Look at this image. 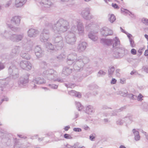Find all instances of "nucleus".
Here are the masks:
<instances>
[{
	"label": "nucleus",
	"mask_w": 148,
	"mask_h": 148,
	"mask_svg": "<svg viewBox=\"0 0 148 148\" xmlns=\"http://www.w3.org/2000/svg\"><path fill=\"white\" fill-rule=\"evenodd\" d=\"M65 39L67 43L73 45L75 44L76 38L74 34L69 33L67 35L65 36Z\"/></svg>",
	"instance_id": "nucleus-12"
},
{
	"label": "nucleus",
	"mask_w": 148,
	"mask_h": 148,
	"mask_svg": "<svg viewBox=\"0 0 148 148\" xmlns=\"http://www.w3.org/2000/svg\"><path fill=\"white\" fill-rule=\"evenodd\" d=\"M8 73L14 79L18 78L19 76L18 69L13 65H11L9 68Z\"/></svg>",
	"instance_id": "nucleus-8"
},
{
	"label": "nucleus",
	"mask_w": 148,
	"mask_h": 148,
	"mask_svg": "<svg viewBox=\"0 0 148 148\" xmlns=\"http://www.w3.org/2000/svg\"><path fill=\"white\" fill-rule=\"evenodd\" d=\"M56 72L52 69H49L43 72L42 75L49 80L54 79L57 77Z\"/></svg>",
	"instance_id": "nucleus-6"
},
{
	"label": "nucleus",
	"mask_w": 148,
	"mask_h": 148,
	"mask_svg": "<svg viewBox=\"0 0 148 148\" xmlns=\"http://www.w3.org/2000/svg\"><path fill=\"white\" fill-rule=\"evenodd\" d=\"M73 130L74 131L76 132H80L82 131L81 129L78 128H74L73 129Z\"/></svg>",
	"instance_id": "nucleus-57"
},
{
	"label": "nucleus",
	"mask_w": 148,
	"mask_h": 148,
	"mask_svg": "<svg viewBox=\"0 0 148 148\" xmlns=\"http://www.w3.org/2000/svg\"><path fill=\"white\" fill-rule=\"evenodd\" d=\"M143 97V95L141 94H140L137 97L138 100L139 101H141L143 100L142 98Z\"/></svg>",
	"instance_id": "nucleus-52"
},
{
	"label": "nucleus",
	"mask_w": 148,
	"mask_h": 148,
	"mask_svg": "<svg viewBox=\"0 0 148 148\" xmlns=\"http://www.w3.org/2000/svg\"><path fill=\"white\" fill-rule=\"evenodd\" d=\"M40 3L42 6L46 8H49L52 5L50 0H41Z\"/></svg>",
	"instance_id": "nucleus-19"
},
{
	"label": "nucleus",
	"mask_w": 148,
	"mask_h": 148,
	"mask_svg": "<svg viewBox=\"0 0 148 148\" xmlns=\"http://www.w3.org/2000/svg\"><path fill=\"white\" fill-rule=\"evenodd\" d=\"M131 53L132 54L135 55L136 53V51L135 49H132L131 50Z\"/></svg>",
	"instance_id": "nucleus-54"
},
{
	"label": "nucleus",
	"mask_w": 148,
	"mask_h": 148,
	"mask_svg": "<svg viewBox=\"0 0 148 148\" xmlns=\"http://www.w3.org/2000/svg\"><path fill=\"white\" fill-rule=\"evenodd\" d=\"M69 94L72 96H75L79 98L81 97V94L79 92H76L74 90H72L69 92Z\"/></svg>",
	"instance_id": "nucleus-26"
},
{
	"label": "nucleus",
	"mask_w": 148,
	"mask_h": 148,
	"mask_svg": "<svg viewBox=\"0 0 148 148\" xmlns=\"http://www.w3.org/2000/svg\"><path fill=\"white\" fill-rule=\"evenodd\" d=\"M112 6L114 8L119 9V7L117 5L116 3H112Z\"/></svg>",
	"instance_id": "nucleus-55"
},
{
	"label": "nucleus",
	"mask_w": 148,
	"mask_h": 148,
	"mask_svg": "<svg viewBox=\"0 0 148 148\" xmlns=\"http://www.w3.org/2000/svg\"><path fill=\"white\" fill-rule=\"evenodd\" d=\"M94 109L91 106L89 105L86 107V112L88 114H91L94 112Z\"/></svg>",
	"instance_id": "nucleus-28"
},
{
	"label": "nucleus",
	"mask_w": 148,
	"mask_h": 148,
	"mask_svg": "<svg viewBox=\"0 0 148 148\" xmlns=\"http://www.w3.org/2000/svg\"><path fill=\"white\" fill-rule=\"evenodd\" d=\"M69 28V22L62 18L58 21L53 27L55 34L52 39V42L56 49H61L63 45V38L60 34L67 31Z\"/></svg>",
	"instance_id": "nucleus-1"
},
{
	"label": "nucleus",
	"mask_w": 148,
	"mask_h": 148,
	"mask_svg": "<svg viewBox=\"0 0 148 148\" xmlns=\"http://www.w3.org/2000/svg\"><path fill=\"white\" fill-rule=\"evenodd\" d=\"M20 17L15 16L13 17L11 20V24H8L7 27L12 30L14 32H17L20 28L16 26H18L20 23Z\"/></svg>",
	"instance_id": "nucleus-5"
},
{
	"label": "nucleus",
	"mask_w": 148,
	"mask_h": 148,
	"mask_svg": "<svg viewBox=\"0 0 148 148\" xmlns=\"http://www.w3.org/2000/svg\"><path fill=\"white\" fill-rule=\"evenodd\" d=\"M70 128V126L69 125H68V126H66L64 127V130L66 131H67Z\"/></svg>",
	"instance_id": "nucleus-64"
},
{
	"label": "nucleus",
	"mask_w": 148,
	"mask_h": 148,
	"mask_svg": "<svg viewBox=\"0 0 148 148\" xmlns=\"http://www.w3.org/2000/svg\"><path fill=\"white\" fill-rule=\"evenodd\" d=\"M124 108V107H121L119 109L114 110L111 112L110 115L111 116H116L117 115V113L121 111Z\"/></svg>",
	"instance_id": "nucleus-32"
},
{
	"label": "nucleus",
	"mask_w": 148,
	"mask_h": 148,
	"mask_svg": "<svg viewBox=\"0 0 148 148\" xmlns=\"http://www.w3.org/2000/svg\"><path fill=\"white\" fill-rule=\"evenodd\" d=\"M66 55L64 53H61L57 57V58L59 60H62L65 58Z\"/></svg>",
	"instance_id": "nucleus-41"
},
{
	"label": "nucleus",
	"mask_w": 148,
	"mask_h": 148,
	"mask_svg": "<svg viewBox=\"0 0 148 148\" xmlns=\"http://www.w3.org/2000/svg\"><path fill=\"white\" fill-rule=\"evenodd\" d=\"M35 55L38 58L42 57L44 55V52L39 45L36 46L34 49Z\"/></svg>",
	"instance_id": "nucleus-17"
},
{
	"label": "nucleus",
	"mask_w": 148,
	"mask_h": 148,
	"mask_svg": "<svg viewBox=\"0 0 148 148\" xmlns=\"http://www.w3.org/2000/svg\"><path fill=\"white\" fill-rule=\"evenodd\" d=\"M127 93L128 92L127 90H125L123 91H119L118 92V94H119L121 96L126 97L127 96Z\"/></svg>",
	"instance_id": "nucleus-38"
},
{
	"label": "nucleus",
	"mask_w": 148,
	"mask_h": 148,
	"mask_svg": "<svg viewBox=\"0 0 148 148\" xmlns=\"http://www.w3.org/2000/svg\"><path fill=\"white\" fill-rule=\"evenodd\" d=\"M8 98H5L4 99H1V102H0V105L1 104V103L3 101H7L8 100Z\"/></svg>",
	"instance_id": "nucleus-62"
},
{
	"label": "nucleus",
	"mask_w": 148,
	"mask_h": 148,
	"mask_svg": "<svg viewBox=\"0 0 148 148\" xmlns=\"http://www.w3.org/2000/svg\"><path fill=\"white\" fill-rule=\"evenodd\" d=\"M88 37L93 41H96L98 39L97 32H90L88 35Z\"/></svg>",
	"instance_id": "nucleus-21"
},
{
	"label": "nucleus",
	"mask_w": 148,
	"mask_h": 148,
	"mask_svg": "<svg viewBox=\"0 0 148 148\" xmlns=\"http://www.w3.org/2000/svg\"><path fill=\"white\" fill-rule=\"evenodd\" d=\"M95 134H92L90 136L89 138L92 141L94 140L95 138Z\"/></svg>",
	"instance_id": "nucleus-50"
},
{
	"label": "nucleus",
	"mask_w": 148,
	"mask_h": 148,
	"mask_svg": "<svg viewBox=\"0 0 148 148\" xmlns=\"http://www.w3.org/2000/svg\"><path fill=\"white\" fill-rule=\"evenodd\" d=\"M75 104L77 109L79 111H81L83 108V106L78 102H75Z\"/></svg>",
	"instance_id": "nucleus-36"
},
{
	"label": "nucleus",
	"mask_w": 148,
	"mask_h": 148,
	"mask_svg": "<svg viewBox=\"0 0 148 148\" xmlns=\"http://www.w3.org/2000/svg\"><path fill=\"white\" fill-rule=\"evenodd\" d=\"M79 145V143H75L73 146L67 144L66 145V146L67 148H76Z\"/></svg>",
	"instance_id": "nucleus-39"
},
{
	"label": "nucleus",
	"mask_w": 148,
	"mask_h": 148,
	"mask_svg": "<svg viewBox=\"0 0 148 148\" xmlns=\"http://www.w3.org/2000/svg\"><path fill=\"white\" fill-rule=\"evenodd\" d=\"M20 47L19 46H15L12 50V55L14 56L18 53L19 51Z\"/></svg>",
	"instance_id": "nucleus-29"
},
{
	"label": "nucleus",
	"mask_w": 148,
	"mask_h": 148,
	"mask_svg": "<svg viewBox=\"0 0 148 148\" xmlns=\"http://www.w3.org/2000/svg\"><path fill=\"white\" fill-rule=\"evenodd\" d=\"M48 86L50 87L51 88L53 89H57L58 87V85L54 84H49Z\"/></svg>",
	"instance_id": "nucleus-49"
},
{
	"label": "nucleus",
	"mask_w": 148,
	"mask_h": 148,
	"mask_svg": "<svg viewBox=\"0 0 148 148\" xmlns=\"http://www.w3.org/2000/svg\"><path fill=\"white\" fill-rule=\"evenodd\" d=\"M130 46L132 47H134L135 46V44L134 43V40L132 39H130Z\"/></svg>",
	"instance_id": "nucleus-48"
},
{
	"label": "nucleus",
	"mask_w": 148,
	"mask_h": 148,
	"mask_svg": "<svg viewBox=\"0 0 148 148\" xmlns=\"http://www.w3.org/2000/svg\"><path fill=\"white\" fill-rule=\"evenodd\" d=\"M27 0H16L15 6L16 8L22 7L26 2Z\"/></svg>",
	"instance_id": "nucleus-24"
},
{
	"label": "nucleus",
	"mask_w": 148,
	"mask_h": 148,
	"mask_svg": "<svg viewBox=\"0 0 148 148\" xmlns=\"http://www.w3.org/2000/svg\"><path fill=\"white\" fill-rule=\"evenodd\" d=\"M77 31V28H76L75 25H73L72 27L70 32L69 33H71L75 35V34L76 33Z\"/></svg>",
	"instance_id": "nucleus-35"
},
{
	"label": "nucleus",
	"mask_w": 148,
	"mask_h": 148,
	"mask_svg": "<svg viewBox=\"0 0 148 148\" xmlns=\"http://www.w3.org/2000/svg\"><path fill=\"white\" fill-rule=\"evenodd\" d=\"M64 138L67 139H71L73 138L72 137L71 135L67 134H65L64 135Z\"/></svg>",
	"instance_id": "nucleus-47"
},
{
	"label": "nucleus",
	"mask_w": 148,
	"mask_h": 148,
	"mask_svg": "<svg viewBox=\"0 0 148 148\" xmlns=\"http://www.w3.org/2000/svg\"><path fill=\"white\" fill-rule=\"evenodd\" d=\"M28 35L30 37H34L36 36L39 34L38 30L33 29H29L28 32Z\"/></svg>",
	"instance_id": "nucleus-20"
},
{
	"label": "nucleus",
	"mask_w": 148,
	"mask_h": 148,
	"mask_svg": "<svg viewBox=\"0 0 148 148\" xmlns=\"http://www.w3.org/2000/svg\"><path fill=\"white\" fill-rule=\"evenodd\" d=\"M113 47L114 48V49L113 56L116 58L122 57L125 53L124 49L122 47H118L120 45V41L117 37L113 40Z\"/></svg>",
	"instance_id": "nucleus-4"
},
{
	"label": "nucleus",
	"mask_w": 148,
	"mask_h": 148,
	"mask_svg": "<svg viewBox=\"0 0 148 148\" xmlns=\"http://www.w3.org/2000/svg\"><path fill=\"white\" fill-rule=\"evenodd\" d=\"M112 42H113V40L112 39L101 38L100 40V42L101 43L108 45H109L112 44Z\"/></svg>",
	"instance_id": "nucleus-25"
},
{
	"label": "nucleus",
	"mask_w": 148,
	"mask_h": 148,
	"mask_svg": "<svg viewBox=\"0 0 148 148\" xmlns=\"http://www.w3.org/2000/svg\"><path fill=\"white\" fill-rule=\"evenodd\" d=\"M45 81L44 79L40 77L35 78L32 81L31 84L32 86L34 89L36 88V86L34 85V83H36L37 84H40L45 83Z\"/></svg>",
	"instance_id": "nucleus-16"
},
{
	"label": "nucleus",
	"mask_w": 148,
	"mask_h": 148,
	"mask_svg": "<svg viewBox=\"0 0 148 148\" xmlns=\"http://www.w3.org/2000/svg\"><path fill=\"white\" fill-rule=\"evenodd\" d=\"M125 122L123 119H119L116 121L117 124L119 125H122Z\"/></svg>",
	"instance_id": "nucleus-44"
},
{
	"label": "nucleus",
	"mask_w": 148,
	"mask_h": 148,
	"mask_svg": "<svg viewBox=\"0 0 148 148\" xmlns=\"http://www.w3.org/2000/svg\"><path fill=\"white\" fill-rule=\"evenodd\" d=\"M123 119L127 124H130L134 121L132 116L129 114H128L125 116Z\"/></svg>",
	"instance_id": "nucleus-23"
},
{
	"label": "nucleus",
	"mask_w": 148,
	"mask_h": 148,
	"mask_svg": "<svg viewBox=\"0 0 148 148\" xmlns=\"http://www.w3.org/2000/svg\"><path fill=\"white\" fill-rule=\"evenodd\" d=\"M54 81H57L58 82H63L64 81H63V80L62 79H60L59 78L57 79H54Z\"/></svg>",
	"instance_id": "nucleus-63"
},
{
	"label": "nucleus",
	"mask_w": 148,
	"mask_h": 148,
	"mask_svg": "<svg viewBox=\"0 0 148 148\" xmlns=\"http://www.w3.org/2000/svg\"><path fill=\"white\" fill-rule=\"evenodd\" d=\"M64 85L66 86L67 88H73L75 87V85L71 83H69L67 84L66 83L64 84Z\"/></svg>",
	"instance_id": "nucleus-45"
},
{
	"label": "nucleus",
	"mask_w": 148,
	"mask_h": 148,
	"mask_svg": "<svg viewBox=\"0 0 148 148\" xmlns=\"http://www.w3.org/2000/svg\"><path fill=\"white\" fill-rule=\"evenodd\" d=\"M90 9L89 8H85L82 10L80 14L84 19L90 20L93 18V16L90 14Z\"/></svg>",
	"instance_id": "nucleus-7"
},
{
	"label": "nucleus",
	"mask_w": 148,
	"mask_h": 148,
	"mask_svg": "<svg viewBox=\"0 0 148 148\" xmlns=\"http://www.w3.org/2000/svg\"><path fill=\"white\" fill-rule=\"evenodd\" d=\"M25 46L23 47L24 50H25L27 52L31 50V47L29 46H27V48H26Z\"/></svg>",
	"instance_id": "nucleus-53"
},
{
	"label": "nucleus",
	"mask_w": 148,
	"mask_h": 148,
	"mask_svg": "<svg viewBox=\"0 0 148 148\" xmlns=\"http://www.w3.org/2000/svg\"><path fill=\"white\" fill-rule=\"evenodd\" d=\"M121 10L122 12L123 13L127 14L128 13V12H129L130 14H129V15L132 18H134L135 17V16L134 14H132V12H129L128 10H127L122 8L121 9Z\"/></svg>",
	"instance_id": "nucleus-34"
},
{
	"label": "nucleus",
	"mask_w": 148,
	"mask_h": 148,
	"mask_svg": "<svg viewBox=\"0 0 148 148\" xmlns=\"http://www.w3.org/2000/svg\"><path fill=\"white\" fill-rule=\"evenodd\" d=\"M91 23H86L85 26V28L87 30H88L89 29V28L91 27Z\"/></svg>",
	"instance_id": "nucleus-51"
},
{
	"label": "nucleus",
	"mask_w": 148,
	"mask_h": 148,
	"mask_svg": "<svg viewBox=\"0 0 148 148\" xmlns=\"http://www.w3.org/2000/svg\"><path fill=\"white\" fill-rule=\"evenodd\" d=\"M120 71V70L119 69H117L116 70V75L118 77H119L120 76V73H119Z\"/></svg>",
	"instance_id": "nucleus-56"
},
{
	"label": "nucleus",
	"mask_w": 148,
	"mask_h": 148,
	"mask_svg": "<svg viewBox=\"0 0 148 148\" xmlns=\"http://www.w3.org/2000/svg\"><path fill=\"white\" fill-rule=\"evenodd\" d=\"M142 22L145 25H148V19L146 18H143L142 19Z\"/></svg>",
	"instance_id": "nucleus-46"
},
{
	"label": "nucleus",
	"mask_w": 148,
	"mask_h": 148,
	"mask_svg": "<svg viewBox=\"0 0 148 148\" xmlns=\"http://www.w3.org/2000/svg\"><path fill=\"white\" fill-rule=\"evenodd\" d=\"M108 20L111 23H113L116 20V17L113 14H109L108 15Z\"/></svg>",
	"instance_id": "nucleus-33"
},
{
	"label": "nucleus",
	"mask_w": 148,
	"mask_h": 148,
	"mask_svg": "<svg viewBox=\"0 0 148 148\" xmlns=\"http://www.w3.org/2000/svg\"><path fill=\"white\" fill-rule=\"evenodd\" d=\"M143 70L147 73L148 72V68L146 66H143Z\"/></svg>",
	"instance_id": "nucleus-61"
},
{
	"label": "nucleus",
	"mask_w": 148,
	"mask_h": 148,
	"mask_svg": "<svg viewBox=\"0 0 148 148\" xmlns=\"http://www.w3.org/2000/svg\"><path fill=\"white\" fill-rule=\"evenodd\" d=\"M106 74L105 72L102 70H100L98 72L97 75L98 77H100L105 75Z\"/></svg>",
	"instance_id": "nucleus-40"
},
{
	"label": "nucleus",
	"mask_w": 148,
	"mask_h": 148,
	"mask_svg": "<svg viewBox=\"0 0 148 148\" xmlns=\"http://www.w3.org/2000/svg\"><path fill=\"white\" fill-rule=\"evenodd\" d=\"M8 84V82L6 79H0V90H3Z\"/></svg>",
	"instance_id": "nucleus-22"
},
{
	"label": "nucleus",
	"mask_w": 148,
	"mask_h": 148,
	"mask_svg": "<svg viewBox=\"0 0 148 148\" xmlns=\"http://www.w3.org/2000/svg\"><path fill=\"white\" fill-rule=\"evenodd\" d=\"M20 66L23 69L27 70H30L32 67V65L29 61H22L21 62Z\"/></svg>",
	"instance_id": "nucleus-13"
},
{
	"label": "nucleus",
	"mask_w": 148,
	"mask_h": 148,
	"mask_svg": "<svg viewBox=\"0 0 148 148\" xmlns=\"http://www.w3.org/2000/svg\"><path fill=\"white\" fill-rule=\"evenodd\" d=\"M87 43L84 41H80L77 46V49L79 52L84 51L86 48Z\"/></svg>",
	"instance_id": "nucleus-18"
},
{
	"label": "nucleus",
	"mask_w": 148,
	"mask_h": 148,
	"mask_svg": "<svg viewBox=\"0 0 148 148\" xmlns=\"http://www.w3.org/2000/svg\"><path fill=\"white\" fill-rule=\"evenodd\" d=\"M0 36L4 38L15 42L21 41L24 36L23 34H11L6 30L1 33Z\"/></svg>",
	"instance_id": "nucleus-3"
},
{
	"label": "nucleus",
	"mask_w": 148,
	"mask_h": 148,
	"mask_svg": "<svg viewBox=\"0 0 148 148\" xmlns=\"http://www.w3.org/2000/svg\"><path fill=\"white\" fill-rule=\"evenodd\" d=\"M11 1H10L8 2L6 4H5V6L6 7H8L11 4Z\"/></svg>",
	"instance_id": "nucleus-60"
},
{
	"label": "nucleus",
	"mask_w": 148,
	"mask_h": 148,
	"mask_svg": "<svg viewBox=\"0 0 148 148\" xmlns=\"http://www.w3.org/2000/svg\"><path fill=\"white\" fill-rule=\"evenodd\" d=\"M72 72V69L67 67H64L62 73L66 75H70Z\"/></svg>",
	"instance_id": "nucleus-27"
},
{
	"label": "nucleus",
	"mask_w": 148,
	"mask_h": 148,
	"mask_svg": "<svg viewBox=\"0 0 148 148\" xmlns=\"http://www.w3.org/2000/svg\"><path fill=\"white\" fill-rule=\"evenodd\" d=\"M132 132L135 136V140L136 141L139 140L140 139V137L139 135L138 132L136 131L135 129L133 130Z\"/></svg>",
	"instance_id": "nucleus-31"
},
{
	"label": "nucleus",
	"mask_w": 148,
	"mask_h": 148,
	"mask_svg": "<svg viewBox=\"0 0 148 148\" xmlns=\"http://www.w3.org/2000/svg\"><path fill=\"white\" fill-rule=\"evenodd\" d=\"M77 28L79 35H83L84 34V27L82 23L79 20L77 21Z\"/></svg>",
	"instance_id": "nucleus-15"
},
{
	"label": "nucleus",
	"mask_w": 148,
	"mask_h": 148,
	"mask_svg": "<svg viewBox=\"0 0 148 148\" xmlns=\"http://www.w3.org/2000/svg\"><path fill=\"white\" fill-rule=\"evenodd\" d=\"M4 68L3 64L1 63L0 62V71L3 69Z\"/></svg>",
	"instance_id": "nucleus-59"
},
{
	"label": "nucleus",
	"mask_w": 148,
	"mask_h": 148,
	"mask_svg": "<svg viewBox=\"0 0 148 148\" xmlns=\"http://www.w3.org/2000/svg\"><path fill=\"white\" fill-rule=\"evenodd\" d=\"M49 32L48 29H44L40 36V40L42 42H47L49 38Z\"/></svg>",
	"instance_id": "nucleus-11"
},
{
	"label": "nucleus",
	"mask_w": 148,
	"mask_h": 148,
	"mask_svg": "<svg viewBox=\"0 0 148 148\" xmlns=\"http://www.w3.org/2000/svg\"><path fill=\"white\" fill-rule=\"evenodd\" d=\"M101 34L104 36L112 35L113 34V31L106 27H103L101 30Z\"/></svg>",
	"instance_id": "nucleus-14"
},
{
	"label": "nucleus",
	"mask_w": 148,
	"mask_h": 148,
	"mask_svg": "<svg viewBox=\"0 0 148 148\" xmlns=\"http://www.w3.org/2000/svg\"><path fill=\"white\" fill-rule=\"evenodd\" d=\"M89 62V59L86 57L82 55L77 58V54L75 53H72L68 56L67 63L68 64H72L74 62L73 69L75 70L79 71L81 69L85 64Z\"/></svg>",
	"instance_id": "nucleus-2"
},
{
	"label": "nucleus",
	"mask_w": 148,
	"mask_h": 148,
	"mask_svg": "<svg viewBox=\"0 0 148 148\" xmlns=\"http://www.w3.org/2000/svg\"><path fill=\"white\" fill-rule=\"evenodd\" d=\"M21 56L23 58L26 60H29L30 58V56L28 53H24L21 54Z\"/></svg>",
	"instance_id": "nucleus-37"
},
{
	"label": "nucleus",
	"mask_w": 148,
	"mask_h": 148,
	"mask_svg": "<svg viewBox=\"0 0 148 148\" xmlns=\"http://www.w3.org/2000/svg\"><path fill=\"white\" fill-rule=\"evenodd\" d=\"M127 96L130 99L133 100L137 98V96L136 95H133L132 94H128V93Z\"/></svg>",
	"instance_id": "nucleus-43"
},
{
	"label": "nucleus",
	"mask_w": 148,
	"mask_h": 148,
	"mask_svg": "<svg viewBox=\"0 0 148 148\" xmlns=\"http://www.w3.org/2000/svg\"><path fill=\"white\" fill-rule=\"evenodd\" d=\"M40 20H41V21L45 27L48 28V29L49 30V29L51 28L53 29V27L54 25L56 23V22L53 25H52V24L50 22L49 19L45 16L41 17L40 18Z\"/></svg>",
	"instance_id": "nucleus-10"
},
{
	"label": "nucleus",
	"mask_w": 148,
	"mask_h": 148,
	"mask_svg": "<svg viewBox=\"0 0 148 148\" xmlns=\"http://www.w3.org/2000/svg\"><path fill=\"white\" fill-rule=\"evenodd\" d=\"M115 68L113 66H111L109 67L108 69V77H111L113 74Z\"/></svg>",
	"instance_id": "nucleus-30"
},
{
	"label": "nucleus",
	"mask_w": 148,
	"mask_h": 148,
	"mask_svg": "<svg viewBox=\"0 0 148 148\" xmlns=\"http://www.w3.org/2000/svg\"><path fill=\"white\" fill-rule=\"evenodd\" d=\"M47 48L50 50H57L56 49V48L55 49L51 43H49L48 44V45H47Z\"/></svg>",
	"instance_id": "nucleus-42"
},
{
	"label": "nucleus",
	"mask_w": 148,
	"mask_h": 148,
	"mask_svg": "<svg viewBox=\"0 0 148 148\" xmlns=\"http://www.w3.org/2000/svg\"><path fill=\"white\" fill-rule=\"evenodd\" d=\"M116 82V80L114 78H112L111 81V84H114Z\"/></svg>",
	"instance_id": "nucleus-58"
},
{
	"label": "nucleus",
	"mask_w": 148,
	"mask_h": 148,
	"mask_svg": "<svg viewBox=\"0 0 148 148\" xmlns=\"http://www.w3.org/2000/svg\"><path fill=\"white\" fill-rule=\"evenodd\" d=\"M29 76V75L28 74H26L20 77L18 83V86L20 87H23L25 86L28 82Z\"/></svg>",
	"instance_id": "nucleus-9"
}]
</instances>
